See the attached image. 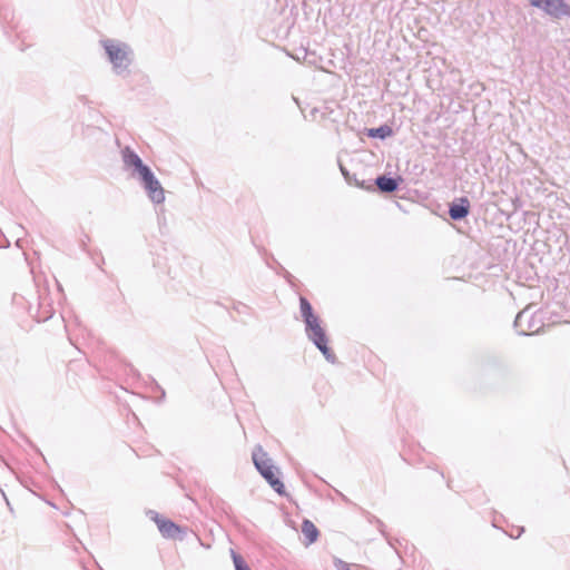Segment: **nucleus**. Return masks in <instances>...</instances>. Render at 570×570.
I'll use <instances>...</instances> for the list:
<instances>
[{
	"label": "nucleus",
	"instance_id": "f257e3e1",
	"mask_svg": "<svg viewBox=\"0 0 570 570\" xmlns=\"http://www.w3.org/2000/svg\"><path fill=\"white\" fill-rule=\"evenodd\" d=\"M304 321L308 331V337L315 343L326 360L333 362L335 360V355L327 346V338L323 328L321 327L317 316L312 315L311 317L304 318Z\"/></svg>",
	"mask_w": 570,
	"mask_h": 570
},
{
	"label": "nucleus",
	"instance_id": "f03ea898",
	"mask_svg": "<svg viewBox=\"0 0 570 570\" xmlns=\"http://www.w3.org/2000/svg\"><path fill=\"white\" fill-rule=\"evenodd\" d=\"M255 466L261 472V474L267 480L271 487L279 494L285 493V487L283 482L277 478V473L275 468L272 465L271 460L267 458L266 453L261 452L258 454H254L253 456Z\"/></svg>",
	"mask_w": 570,
	"mask_h": 570
},
{
	"label": "nucleus",
	"instance_id": "7ed1b4c3",
	"mask_svg": "<svg viewBox=\"0 0 570 570\" xmlns=\"http://www.w3.org/2000/svg\"><path fill=\"white\" fill-rule=\"evenodd\" d=\"M530 4L554 18L570 17V6L563 0H530Z\"/></svg>",
	"mask_w": 570,
	"mask_h": 570
},
{
	"label": "nucleus",
	"instance_id": "20e7f679",
	"mask_svg": "<svg viewBox=\"0 0 570 570\" xmlns=\"http://www.w3.org/2000/svg\"><path fill=\"white\" fill-rule=\"evenodd\" d=\"M107 55L116 68L126 67L129 58L127 47L122 43H118L112 40H106L102 42Z\"/></svg>",
	"mask_w": 570,
	"mask_h": 570
},
{
	"label": "nucleus",
	"instance_id": "39448f33",
	"mask_svg": "<svg viewBox=\"0 0 570 570\" xmlns=\"http://www.w3.org/2000/svg\"><path fill=\"white\" fill-rule=\"evenodd\" d=\"M140 178L144 183V186L148 193L149 198L157 204L163 203L165 200V190L161 187L158 179L154 176L151 170L145 169Z\"/></svg>",
	"mask_w": 570,
	"mask_h": 570
},
{
	"label": "nucleus",
	"instance_id": "423d86ee",
	"mask_svg": "<svg viewBox=\"0 0 570 570\" xmlns=\"http://www.w3.org/2000/svg\"><path fill=\"white\" fill-rule=\"evenodd\" d=\"M154 521L161 534L166 538H176L180 533V528L164 517L156 515Z\"/></svg>",
	"mask_w": 570,
	"mask_h": 570
},
{
	"label": "nucleus",
	"instance_id": "0eeeda50",
	"mask_svg": "<svg viewBox=\"0 0 570 570\" xmlns=\"http://www.w3.org/2000/svg\"><path fill=\"white\" fill-rule=\"evenodd\" d=\"M124 161L127 166H132L137 169L139 176L144 174L145 169H149L146 165L142 164L141 159L137 154H135L131 149L126 148L124 151Z\"/></svg>",
	"mask_w": 570,
	"mask_h": 570
},
{
	"label": "nucleus",
	"instance_id": "6e6552de",
	"mask_svg": "<svg viewBox=\"0 0 570 570\" xmlns=\"http://www.w3.org/2000/svg\"><path fill=\"white\" fill-rule=\"evenodd\" d=\"M470 210V203L468 198L463 197L459 204H453L450 207L449 214L452 219H462L468 216Z\"/></svg>",
	"mask_w": 570,
	"mask_h": 570
},
{
	"label": "nucleus",
	"instance_id": "1a4fd4ad",
	"mask_svg": "<svg viewBox=\"0 0 570 570\" xmlns=\"http://www.w3.org/2000/svg\"><path fill=\"white\" fill-rule=\"evenodd\" d=\"M302 533L304 534L307 544H312L313 542H315L318 537L317 528L309 520H304L302 524Z\"/></svg>",
	"mask_w": 570,
	"mask_h": 570
},
{
	"label": "nucleus",
	"instance_id": "9d476101",
	"mask_svg": "<svg viewBox=\"0 0 570 570\" xmlns=\"http://www.w3.org/2000/svg\"><path fill=\"white\" fill-rule=\"evenodd\" d=\"M376 185L382 191L392 193L397 188V181L386 176L376 178Z\"/></svg>",
	"mask_w": 570,
	"mask_h": 570
},
{
	"label": "nucleus",
	"instance_id": "9b49d317",
	"mask_svg": "<svg viewBox=\"0 0 570 570\" xmlns=\"http://www.w3.org/2000/svg\"><path fill=\"white\" fill-rule=\"evenodd\" d=\"M392 135V129L389 126H381L368 130L370 137L385 138Z\"/></svg>",
	"mask_w": 570,
	"mask_h": 570
},
{
	"label": "nucleus",
	"instance_id": "f8f14e48",
	"mask_svg": "<svg viewBox=\"0 0 570 570\" xmlns=\"http://www.w3.org/2000/svg\"><path fill=\"white\" fill-rule=\"evenodd\" d=\"M299 304H301L302 315L304 318L311 317L312 315H314L312 306L305 297L299 298Z\"/></svg>",
	"mask_w": 570,
	"mask_h": 570
},
{
	"label": "nucleus",
	"instance_id": "ddd939ff",
	"mask_svg": "<svg viewBox=\"0 0 570 570\" xmlns=\"http://www.w3.org/2000/svg\"><path fill=\"white\" fill-rule=\"evenodd\" d=\"M233 561L236 570H250L244 559L235 552H233Z\"/></svg>",
	"mask_w": 570,
	"mask_h": 570
},
{
	"label": "nucleus",
	"instance_id": "4468645a",
	"mask_svg": "<svg viewBox=\"0 0 570 570\" xmlns=\"http://www.w3.org/2000/svg\"><path fill=\"white\" fill-rule=\"evenodd\" d=\"M335 567H336L337 570H351L350 569V564L344 562V561H341V560H337L335 562Z\"/></svg>",
	"mask_w": 570,
	"mask_h": 570
}]
</instances>
